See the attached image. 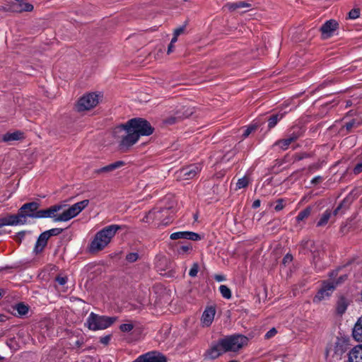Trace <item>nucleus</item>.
Instances as JSON below:
<instances>
[{
  "mask_svg": "<svg viewBox=\"0 0 362 362\" xmlns=\"http://www.w3.org/2000/svg\"><path fill=\"white\" fill-rule=\"evenodd\" d=\"M49 238V234L46 231L41 233L38 238V239H40V240L44 241L47 243V240Z\"/></svg>",
  "mask_w": 362,
  "mask_h": 362,
  "instance_id": "obj_42",
  "label": "nucleus"
},
{
  "mask_svg": "<svg viewBox=\"0 0 362 362\" xmlns=\"http://www.w3.org/2000/svg\"><path fill=\"white\" fill-rule=\"evenodd\" d=\"M13 10L16 12H30L33 10V6L25 0H13Z\"/></svg>",
  "mask_w": 362,
  "mask_h": 362,
  "instance_id": "obj_15",
  "label": "nucleus"
},
{
  "mask_svg": "<svg viewBox=\"0 0 362 362\" xmlns=\"http://www.w3.org/2000/svg\"><path fill=\"white\" fill-rule=\"evenodd\" d=\"M296 139V136H291L286 139H282V140H280V141H278L276 143V145L279 146L281 148L285 150L286 149L288 146L295 141V139Z\"/></svg>",
  "mask_w": 362,
  "mask_h": 362,
  "instance_id": "obj_25",
  "label": "nucleus"
},
{
  "mask_svg": "<svg viewBox=\"0 0 362 362\" xmlns=\"http://www.w3.org/2000/svg\"><path fill=\"white\" fill-rule=\"evenodd\" d=\"M198 273V266L197 264H194L192 267L190 269L189 272V275L192 277H194L197 276Z\"/></svg>",
  "mask_w": 362,
  "mask_h": 362,
  "instance_id": "obj_37",
  "label": "nucleus"
},
{
  "mask_svg": "<svg viewBox=\"0 0 362 362\" xmlns=\"http://www.w3.org/2000/svg\"><path fill=\"white\" fill-rule=\"evenodd\" d=\"M223 351H236L247 343V338L243 335H233L221 339Z\"/></svg>",
  "mask_w": 362,
  "mask_h": 362,
  "instance_id": "obj_7",
  "label": "nucleus"
},
{
  "mask_svg": "<svg viewBox=\"0 0 362 362\" xmlns=\"http://www.w3.org/2000/svg\"><path fill=\"white\" fill-rule=\"evenodd\" d=\"M352 334L356 341H362V316L355 323Z\"/></svg>",
  "mask_w": 362,
  "mask_h": 362,
  "instance_id": "obj_19",
  "label": "nucleus"
},
{
  "mask_svg": "<svg viewBox=\"0 0 362 362\" xmlns=\"http://www.w3.org/2000/svg\"><path fill=\"white\" fill-rule=\"evenodd\" d=\"M276 330L275 328H272L269 331H268L266 334H265V338L266 339H269V338H272L276 334Z\"/></svg>",
  "mask_w": 362,
  "mask_h": 362,
  "instance_id": "obj_40",
  "label": "nucleus"
},
{
  "mask_svg": "<svg viewBox=\"0 0 362 362\" xmlns=\"http://www.w3.org/2000/svg\"><path fill=\"white\" fill-rule=\"evenodd\" d=\"M362 172V162L358 163L355 168H354V173L355 174H358Z\"/></svg>",
  "mask_w": 362,
  "mask_h": 362,
  "instance_id": "obj_44",
  "label": "nucleus"
},
{
  "mask_svg": "<svg viewBox=\"0 0 362 362\" xmlns=\"http://www.w3.org/2000/svg\"><path fill=\"white\" fill-rule=\"evenodd\" d=\"M250 180L247 176L240 178L236 183V189H240L247 186Z\"/></svg>",
  "mask_w": 362,
  "mask_h": 362,
  "instance_id": "obj_30",
  "label": "nucleus"
},
{
  "mask_svg": "<svg viewBox=\"0 0 362 362\" xmlns=\"http://www.w3.org/2000/svg\"><path fill=\"white\" fill-rule=\"evenodd\" d=\"M46 245H47V243L40 240V239H37V240L35 243L33 252L35 254H38L44 250V248L45 247Z\"/></svg>",
  "mask_w": 362,
  "mask_h": 362,
  "instance_id": "obj_31",
  "label": "nucleus"
},
{
  "mask_svg": "<svg viewBox=\"0 0 362 362\" xmlns=\"http://www.w3.org/2000/svg\"><path fill=\"white\" fill-rule=\"evenodd\" d=\"M255 130V127L253 126L249 127L245 129L243 136L246 138L252 132Z\"/></svg>",
  "mask_w": 362,
  "mask_h": 362,
  "instance_id": "obj_43",
  "label": "nucleus"
},
{
  "mask_svg": "<svg viewBox=\"0 0 362 362\" xmlns=\"http://www.w3.org/2000/svg\"><path fill=\"white\" fill-rule=\"evenodd\" d=\"M347 343L345 340L337 339L334 343V346H330L327 349V355L332 356L336 360L340 359L342 354L347 349Z\"/></svg>",
  "mask_w": 362,
  "mask_h": 362,
  "instance_id": "obj_9",
  "label": "nucleus"
},
{
  "mask_svg": "<svg viewBox=\"0 0 362 362\" xmlns=\"http://www.w3.org/2000/svg\"><path fill=\"white\" fill-rule=\"evenodd\" d=\"M216 310L215 306L209 305L204 310L201 318L200 324L202 327H209L214 320Z\"/></svg>",
  "mask_w": 362,
  "mask_h": 362,
  "instance_id": "obj_11",
  "label": "nucleus"
},
{
  "mask_svg": "<svg viewBox=\"0 0 362 362\" xmlns=\"http://www.w3.org/2000/svg\"><path fill=\"white\" fill-rule=\"evenodd\" d=\"M20 316L25 315L28 312V307L23 303H18L14 308Z\"/></svg>",
  "mask_w": 362,
  "mask_h": 362,
  "instance_id": "obj_27",
  "label": "nucleus"
},
{
  "mask_svg": "<svg viewBox=\"0 0 362 362\" xmlns=\"http://www.w3.org/2000/svg\"><path fill=\"white\" fill-rule=\"evenodd\" d=\"M153 133L150 124L141 118L130 119L125 125L117 127L114 136L119 142L122 148H128L134 145L141 136H148Z\"/></svg>",
  "mask_w": 362,
  "mask_h": 362,
  "instance_id": "obj_2",
  "label": "nucleus"
},
{
  "mask_svg": "<svg viewBox=\"0 0 362 362\" xmlns=\"http://www.w3.org/2000/svg\"><path fill=\"white\" fill-rule=\"evenodd\" d=\"M332 216V211L330 210H326L321 216L320 220L317 223V226H324L327 223Z\"/></svg>",
  "mask_w": 362,
  "mask_h": 362,
  "instance_id": "obj_26",
  "label": "nucleus"
},
{
  "mask_svg": "<svg viewBox=\"0 0 362 362\" xmlns=\"http://www.w3.org/2000/svg\"><path fill=\"white\" fill-rule=\"evenodd\" d=\"M219 291L224 298L230 299L231 298V291L230 288L226 285L220 286Z\"/></svg>",
  "mask_w": 362,
  "mask_h": 362,
  "instance_id": "obj_29",
  "label": "nucleus"
},
{
  "mask_svg": "<svg viewBox=\"0 0 362 362\" xmlns=\"http://www.w3.org/2000/svg\"><path fill=\"white\" fill-rule=\"evenodd\" d=\"M359 123L360 122H356L355 119H353L351 122H347L346 124V129L350 130L354 126L359 124Z\"/></svg>",
  "mask_w": 362,
  "mask_h": 362,
  "instance_id": "obj_41",
  "label": "nucleus"
},
{
  "mask_svg": "<svg viewBox=\"0 0 362 362\" xmlns=\"http://www.w3.org/2000/svg\"><path fill=\"white\" fill-rule=\"evenodd\" d=\"M142 305H146V302L142 303Z\"/></svg>",
  "mask_w": 362,
  "mask_h": 362,
  "instance_id": "obj_58",
  "label": "nucleus"
},
{
  "mask_svg": "<svg viewBox=\"0 0 362 362\" xmlns=\"http://www.w3.org/2000/svg\"><path fill=\"white\" fill-rule=\"evenodd\" d=\"M139 258V255L136 252H132L127 255L126 259L129 262H134Z\"/></svg>",
  "mask_w": 362,
  "mask_h": 362,
  "instance_id": "obj_33",
  "label": "nucleus"
},
{
  "mask_svg": "<svg viewBox=\"0 0 362 362\" xmlns=\"http://www.w3.org/2000/svg\"><path fill=\"white\" fill-rule=\"evenodd\" d=\"M169 209L155 208L146 214L142 221L146 223L157 221L159 223L166 226L171 221V218L169 217Z\"/></svg>",
  "mask_w": 362,
  "mask_h": 362,
  "instance_id": "obj_6",
  "label": "nucleus"
},
{
  "mask_svg": "<svg viewBox=\"0 0 362 362\" xmlns=\"http://www.w3.org/2000/svg\"><path fill=\"white\" fill-rule=\"evenodd\" d=\"M177 35H174L173 37L172 38L171 40V42H170V44L171 45H173L174 43H175L177 40Z\"/></svg>",
  "mask_w": 362,
  "mask_h": 362,
  "instance_id": "obj_53",
  "label": "nucleus"
},
{
  "mask_svg": "<svg viewBox=\"0 0 362 362\" xmlns=\"http://www.w3.org/2000/svg\"><path fill=\"white\" fill-rule=\"evenodd\" d=\"M120 229L118 225H110L98 231L89 245V250L95 252L103 250L111 242L116 233Z\"/></svg>",
  "mask_w": 362,
  "mask_h": 362,
  "instance_id": "obj_3",
  "label": "nucleus"
},
{
  "mask_svg": "<svg viewBox=\"0 0 362 362\" xmlns=\"http://www.w3.org/2000/svg\"><path fill=\"white\" fill-rule=\"evenodd\" d=\"M23 138V133L19 131L8 132L5 134L2 140L5 142L11 143L12 141H18Z\"/></svg>",
  "mask_w": 362,
  "mask_h": 362,
  "instance_id": "obj_21",
  "label": "nucleus"
},
{
  "mask_svg": "<svg viewBox=\"0 0 362 362\" xmlns=\"http://www.w3.org/2000/svg\"><path fill=\"white\" fill-rule=\"evenodd\" d=\"M184 29H185V28H184V27H180V28H177V29L174 31V35H177V36H179L180 35H181V34L183 33Z\"/></svg>",
  "mask_w": 362,
  "mask_h": 362,
  "instance_id": "obj_50",
  "label": "nucleus"
},
{
  "mask_svg": "<svg viewBox=\"0 0 362 362\" xmlns=\"http://www.w3.org/2000/svg\"><path fill=\"white\" fill-rule=\"evenodd\" d=\"M144 362H166L163 355L157 352H149L144 354Z\"/></svg>",
  "mask_w": 362,
  "mask_h": 362,
  "instance_id": "obj_18",
  "label": "nucleus"
},
{
  "mask_svg": "<svg viewBox=\"0 0 362 362\" xmlns=\"http://www.w3.org/2000/svg\"><path fill=\"white\" fill-rule=\"evenodd\" d=\"M133 362H144V355H141L139 356L135 361Z\"/></svg>",
  "mask_w": 362,
  "mask_h": 362,
  "instance_id": "obj_51",
  "label": "nucleus"
},
{
  "mask_svg": "<svg viewBox=\"0 0 362 362\" xmlns=\"http://www.w3.org/2000/svg\"><path fill=\"white\" fill-rule=\"evenodd\" d=\"M284 208L283 201L279 199L278 200L274 209L276 211H281Z\"/></svg>",
  "mask_w": 362,
  "mask_h": 362,
  "instance_id": "obj_45",
  "label": "nucleus"
},
{
  "mask_svg": "<svg viewBox=\"0 0 362 362\" xmlns=\"http://www.w3.org/2000/svg\"><path fill=\"white\" fill-rule=\"evenodd\" d=\"M18 235H21V237H23L24 235V233L23 232L19 233Z\"/></svg>",
  "mask_w": 362,
  "mask_h": 362,
  "instance_id": "obj_55",
  "label": "nucleus"
},
{
  "mask_svg": "<svg viewBox=\"0 0 362 362\" xmlns=\"http://www.w3.org/2000/svg\"><path fill=\"white\" fill-rule=\"evenodd\" d=\"M292 259H293L292 255L290 254H287L284 256V257L283 259V264L284 265L289 264L292 262Z\"/></svg>",
  "mask_w": 362,
  "mask_h": 362,
  "instance_id": "obj_39",
  "label": "nucleus"
},
{
  "mask_svg": "<svg viewBox=\"0 0 362 362\" xmlns=\"http://www.w3.org/2000/svg\"><path fill=\"white\" fill-rule=\"evenodd\" d=\"M89 204L88 199L77 202L68 209H64L65 204H56L47 209L37 211L39 205L36 202L27 203L23 205L20 211L23 219L30 218H52L54 222H66L76 217Z\"/></svg>",
  "mask_w": 362,
  "mask_h": 362,
  "instance_id": "obj_1",
  "label": "nucleus"
},
{
  "mask_svg": "<svg viewBox=\"0 0 362 362\" xmlns=\"http://www.w3.org/2000/svg\"><path fill=\"white\" fill-rule=\"evenodd\" d=\"M346 279V276H341L337 281H334L333 280L324 281L322 283V287L319 289L317 294L313 298L314 303H319L322 300H325L328 299L333 291H334L336 286L344 281Z\"/></svg>",
  "mask_w": 362,
  "mask_h": 362,
  "instance_id": "obj_5",
  "label": "nucleus"
},
{
  "mask_svg": "<svg viewBox=\"0 0 362 362\" xmlns=\"http://www.w3.org/2000/svg\"><path fill=\"white\" fill-rule=\"evenodd\" d=\"M171 240L186 239L191 240H199L202 237L199 234L190 231H179L173 233L170 236Z\"/></svg>",
  "mask_w": 362,
  "mask_h": 362,
  "instance_id": "obj_12",
  "label": "nucleus"
},
{
  "mask_svg": "<svg viewBox=\"0 0 362 362\" xmlns=\"http://www.w3.org/2000/svg\"><path fill=\"white\" fill-rule=\"evenodd\" d=\"M110 340V337L107 335L100 338V341L103 344H107Z\"/></svg>",
  "mask_w": 362,
  "mask_h": 362,
  "instance_id": "obj_49",
  "label": "nucleus"
},
{
  "mask_svg": "<svg viewBox=\"0 0 362 362\" xmlns=\"http://www.w3.org/2000/svg\"><path fill=\"white\" fill-rule=\"evenodd\" d=\"M117 320L115 317L100 316L91 313L87 320L86 325L90 330L105 329L111 326Z\"/></svg>",
  "mask_w": 362,
  "mask_h": 362,
  "instance_id": "obj_4",
  "label": "nucleus"
},
{
  "mask_svg": "<svg viewBox=\"0 0 362 362\" xmlns=\"http://www.w3.org/2000/svg\"><path fill=\"white\" fill-rule=\"evenodd\" d=\"M16 185H15L14 183H13L10 187H9V194L8 196H6V199H8L11 194L14 192V191L16 190Z\"/></svg>",
  "mask_w": 362,
  "mask_h": 362,
  "instance_id": "obj_46",
  "label": "nucleus"
},
{
  "mask_svg": "<svg viewBox=\"0 0 362 362\" xmlns=\"http://www.w3.org/2000/svg\"><path fill=\"white\" fill-rule=\"evenodd\" d=\"M349 302L348 300L344 298L341 297L339 298L337 303V311L339 314L342 315L346 310Z\"/></svg>",
  "mask_w": 362,
  "mask_h": 362,
  "instance_id": "obj_22",
  "label": "nucleus"
},
{
  "mask_svg": "<svg viewBox=\"0 0 362 362\" xmlns=\"http://www.w3.org/2000/svg\"><path fill=\"white\" fill-rule=\"evenodd\" d=\"M322 181V177L321 176H316L313 177L311 180V183L313 185L320 183Z\"/></svg>",
  "mask_w": 362,
  "mask_h": 362,
  "instance_id": "obj_48",
  "label": "nucleus"
},
{
  "mask_svg": "<svg viewBox=\"0 0 362 362\" xmlns=\"http://www.w3.org/2000/svg\"><path fill=\"white\" fill-rule=\"evenodd\" d=\"M200 170L199 164H192L177 171V177L183 180H190L195 177Z\"/></svg>",
  "mask_w": 362,
  "mask_h": 362,
  "instance_id": "obj_10",
  "label": "nucleus"
},
{
  "mask_svg": "<svg viewBox=\"0 0 362 362\" xmlns=\"http://www.w3.org/2000/svg\"><path fill=\"white\" fill-rule=\"evenodd\" d=\"M339 209V208L338 207V208L334 211V214H337V211H338Z\"/></svg>",
  "mask_w": 362,
  "mask_h": 362,
  "instance_id": "obj_56",
  "label": "nucleus"
},
{
  "mask_svg": "<svg viewBox=\"0 0 362 362\" xmlns=\"http://www.w3.org/2000/svg\"><path fill=\"white\" fill-rule=\"evenodd\" d=\"M284 116V113L279 112L277 114L272 115L268 119V127L269 129L273 128L276 126L277 122L280 121Z\"/></svg>",
  "mask_w": 362,
  "mask_h": 362,
  "instance_id": "obj_24",
  "label": "nucleus"
},
{
  "mask_svg": "<svg viewBox=\"0 0 362 362\" xmlns=\"http://www.w3.org/2000/svg\"><path fill=\"white\" fill-rule=\"evenodd\" d=\"M101 93H89L80 98L77 103L78 111L88 110L95 107L102 100Z\"/></svg>",
  "mask_w": 362,
  "mask_h": 362,
  "instance_id": "obj_8",
  "label": "nucleus"
},
{
  "mask_svg": "<svg viewBox=\"0 0 362 362\" xmlns=\"http://www.w3.org/2000/svg\"><path fill=\"white\" fill-rule=\"evenodd\" d=\"M214 279L218 282L224 281H226V276L222 274H216L214 276Z\"/></svg>",
  "mask_w": 362,
  "mask_h": 362,
  "instance_id": "obj_47",
  "label": "nucleus"
},
{
  "mask_svg": "<svg viewBox=\"0 0 362 362\" xmlns=\"http://www.w3.org/2000/svg\"><path fill=\"white\" fill-rule=\"evenodd\" d=\"M119 329L122 332H129L133 329V325L131 323L122 324L120 325Z\"/></svg>",
  "mask_w": 362,
  "mask_h": 362,
  "instance_id": "obj_34",
  "label": "nucleus"
},
{
  "mask_svg": "<svg viewBox=\"0 0 362 362\" xmlns=\"http://www.w3.org/2000/svg\"><path fill=\"white\" fill-rule=\"evenodd\" d=\"M337 23L334 20H329L325 22L320 28L323 38H328L333 35L337 28Z\"/></svg>",
  "mask_w": 362,
  "mask_h": 362,
  "instance_id": "obj_14",
  "label": "nucleus"
},
{
  "mask_svg": "<svg viewBox=\"0 0 362 362\" xmlns=\"http://www.w3.org/2000/svg\"><path fill=\"white\" fill-rule=\"evenodd\" d=\"M253 207L254 208H257L260 206V201L259 200H255L254 202H253V204H252Z\"/></svg>",
  "mask_w": 362,
  "mask_h": 362,
  "instance_id": "obj_52",
  "label": "nucleus"
},
{
  "mask_svg": "<svg viewBox=\"0 0 362 362\" xmlns=\"http://www.w3.org/2000/svg\"><path fill=\"white\" fill-rule=\"evenodd\" d=\"M225 6L228 10L234 11L240 8H249L251 5L243 1H240L236 3H228Z\"/></svg>",
  "mask_w": 362,
  "mask_h": 362,
  "instance_id": "obj_23",
  "label": "nucleus"
},
{
  "mask_svg": "<svg viewBox=\"0 0 362 362\" xmlns=\"http://www.w3.org/2000/svg\"><path fill=\"white\" fill-rule=\"evenodd\" d=\"M173 45L170 44L168 48V54H170L173 52Z\"/></svg>",
  "mask_w": 362,
  "mask_h": 362,
  "instance_id": "obj_54",
  "label": "nucleus"
},
{
  "mask_svg": "<svg viewBox=\"0 0 362 362\" xmlns=\"http://www.w3.org/2000/svg\"><path fill=\"white\" fill-rule=\"evenodd\" d=\"M224 352L223 347L221 344V341H219L217 344L212 345L206 354L209 358L215 359Z\"/></svg>",
  "mask_w": 362,
  "mask_h": 362,
  "instance_id": "obj_17",
  "label": "nucleus"
},
{
  "mask_svg": "<svg viewBox=\"0 0 362 362\" xmlns=\"http://www.w3.org/2000/svg\"><path fill=\"white\" fill-rule=\"evenodd\" d=\"M26 220L23 219V216H22L21 212L17 215H11L1 218V226L21 225L24 224Z\"/></svg>",
  "mask_w": 362,
  "mask_h": 362,
  "instance_id": "obj_13",
  "label": "nucleus"
},
{
  "mask_svg": "<svg viewBox=\"0 0 362 362\" xmlns=\"http://www.w3.org/2000/svg\"><path fill=\"white\" fill-rule=\"evenodd\" d=\"M229 362H238V361L233 360V361H230Z\"/></svg>",
  "mask_w": 362,
  "mask_h": 362,
  "instance_id": "obj_57",
  "label": "nucleus"
},
{
  "mask_svg": "<svg viewBox=\"0 0 362 362\" xmlns=\"http://www.w3.org/2000/svg\"><path fill=\"white\" fill-rule=\"evenodd\" d=\"M311 213V209L308 207L304 210L301 211L298 215L296 216V221L298 222L303 221L305 218H308Z\"/></svg>",
  "mask_w": 362,
  "mask_h": 362,
  "instance_id": "obj_28",
  "label": "nucleus"
},
{
  "mask_svg": "<svg viewBox=\"0 0 362 362\" xmlns=\"http://www.w3.org/2000/svg\"><path fill=\"white\" fill-rule=\"evenodd\" d=\"M347 362H362V345L354 346L349 352Z\"/></svg>",
  "mask_w": 362,
  "mask_h": 362,
  "instance_id": "obj_16",
  "label": "nucleus"
},
{
  "mask_svg": "<svg viewBox=\"0 0 362 362\" xmlns=\"http://www.w3.org/2000/svg\"><path fill=\"white\" fill-rule=\"evenodd\" d=\"M124 163L123 161L119 160L117 162H115L113 163H111L110 165H107L105 167H103L101 168H99L95 170L96 173H109L111 171H113L122 166H123Z\"/></svg>",
  "mask_w": 362,
  "mask_h": 362,
  "instance_id": "obj_20",
  "label": "nucleus"
},
{
  "mask_svg": "<svg viewBox=\"0 0 362 362\" xmlns=\"http://www.w3.org/2000/svg\"><path fill=\"white\" fill-rule=\"evenodd\" d=\"M56 281L59 285L63 286L67 282V277L59 276L57 277Z\"/></svg>",
  "mask_w": 362,
  "mask_h": 362,
  "instance_id": "obj_38",
  "label": "nucleus"
},
{
  "mask_svg": "<svg viewBox=\"0 0 362 362\" xmlns=\"http://www.w3.org/2000/svg\"><path fill=\"white\" fill-rule=\"evenodd\" d=\"M46 232L49 234V236L50 238L52 235H57L60 234L62 232V229L56 228H52V229L46 230Z\"/></svg>",
  "mask_w": 362,
  "mask_h": 362,
  "instance_id": "obj_36",
  "label": "nucleus"
},
{
  "mask_svg": "<svg viewBox=\"0 0 362 362\" xmlns=\"http://www.w3.org/2000/svg\"><path fill=\"white\" fill-rule=\"evenodd\" d=\"M191 249H192V245L190 244H188V245L181 246L178 249L177 252L180 255H185V254L187 253Z\"/></svg>",
  "mask_w": 362,
  "mask_h": 362,
  "instance_id": "obj_32",
  "label": "nucleus"
},
{
  "mask_svg": "<svg viewBox=\"0 0 362 362\" xmlns=\"http://www.w3.org/2000/svg\"><path fill=\"white\" fill-rule=\"evenodd\" d=\"M360 11L359 9L354 8L350 11L349 13V17L350 19H356L359 16Z\"/></svg>",
  "mask_w": 362,
  "mask_h": 362,
  "instance_id": "obj_35",
  "label": "nucleus"
}]
</instances>
